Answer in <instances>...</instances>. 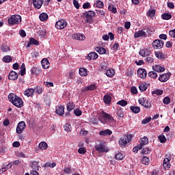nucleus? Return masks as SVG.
<instances>
[{
  "instance_id": "1",
  "label": "nucleus",
  "mask_w": 175,
  "mask_h": 175,
  "mask_svg": "<svg viewBox=\"0 0 175 175\" xmlns=\"http://www.w3.org/2000/svg\"><path fill=\"white\" fill-rule=\"evenodd\" d=\"M8 99L10 102L14 105V106L18 107V109L23 107L24 105V101H23V98L18 97V96H16L13 93H11L8 95Z\"/></svg>"
},
{
  "instance_id": "2",
  "label": "nucleus",
  "mask_w": 175,
  "mask_h": 175,
  "mask_svg": "<svg viewBox=\"0 0 175 175\" xmlns=\"http://www.w3.org/2000/svg\"><path fill=\"white\" fill-rule=\"evenodd\" d=\"M99 120L102 124H105V122H114V118L110 114L103 111L101 113L100 117L99 118Z\"/></svg>"
},
{
  "instance_id": "3",
  "label": "nucleus",
  "mask_w": 175,
  "mask_h": 175,
  "mask_svg": "<svg viewBox=\"0 0 175 175\" xmlns=\"http://www.w3.org/2000/svg\"><path fill=\"white\" fill-rule=\"evenodd\" d=\"M21 23V16L20 15H12L8 18V24L10 25H14V24H20Z\"/></svg>"
},
{
  "instance_id": "4",
  "label": "nucleus",
  "mask_w": 175,
  "mask_h": 175,
  "mask_svg": "<svg viewBox=\"0 0 175 175\" xmlns=\"http://www.w3.org/2000/svg\"><path fill=\"white\" fill-rule=\"evenodd\" d=\"M132 140V135H124L119 140V144L120 146H126L129 142Z\"/></svg>"
},
{
  "instance_id": "5",
  "label": "nucleus",
  "mask_w": 175,
  "mask_h": 175,
  "mask_svg": "<svg viewBox=\"0 0 175 175\" xmlns=\"http://www.w3.org/2000/svg\"><path fill=\"white\" fill-rule=\"evenodd\" d=\"M95 150H96V151H98V152H109V149L107 148V147H106V146L103 143H100V144L96 145Z\"/></svg>"
},
{
  "instance_id": "6",
  "label": "nucleus",
  "mask_w": 175,
  "mask_h": 175,
  "mask_svg": "<svg viewBox=\"0 0 175 175\" xmlns=\"http://www.w3.org/2000/svg\"><path fill=\"white\" fill-rule=\"evenodd\" d=\"M66 25H68V23L66 22L65 20H59L55 23V28L57 29H64L66 28Z\"/></svg>"
},
{
  "instance_id": "7",
  "label": "nucleus",
  "mask_w": 175,
  "mask_h": 175,
  "mask_svg": "<svg viewBox=\"0 0 175 175\" xmlns=\"http://www.w3.org/2000/svg\"><path fill=\"white\" fill-rule=\"evenodd\" d=\"M163 44H165V43L162 40H156L152 42L153 48L156 50L158 49H162V47H163Z\"/></svg>"
},
{
  "instance_id": "8",
  "label": "nucleus",
  "mask_w": 175,
  "mask_h": 175,
  "mask_svg": "<svg viewBox=\"0 0 175 175\" xmlns=\"http://www.w3.org/2000/svg\"><path fill=\"white\" fill-rule=\"evenodd\" d=\"M85 17L86 18L87 23H91L92 21V18L95 16V12L94 11H88L84 14Z\"/></svg>"
},
{
  "instance_id": "9",
  "label": "nucleus",
  "mask_w": 175,
  "mask_h": 175,
  "mask_svg": "<svg viewBox=\"0 0 175 175\" xmlns=\"http://www.w3.org/2000/svg\"><path fill=\"white\" fill-rule=\"evenodd\" d=\"M139 105H142L144 107H146V109H148L151 107V105L148 104V101L147 100V98L144 97H142L138 100Z\"/></svg>"
},
{
  "instance_id": "10",
  "label": "nucleus",
  "mask_w": 175,
  "mask_h": 175,
  "mask_svg": "<svg viewBox=\"0 0 175 175\" xmlns=\"http://www.w3.org/2000/svg\"><path fill=\"white\" fill-rule=\"evenodd\" d=\"M24 129H25V122H20L16 127V133H23Z\"/></svg>"
},
{
  "instance_id": "11",
  "label": "nucleus",
  "mask_w": 175,
  "mask_h": 175,
  "mask_svg": "<svg viewBox=\"0 0 175 175\" xmlns=\"http://www.w3.org/2000/svg\"><path fill=\"white\" fill-rule=\"evenodd\" d=\"M137 75L141 79H146L147 77V71L144 68H139L137 70Z\"/></svg>"
},
{
  "instance_id": "12",
  "label": "nucleus",
  "mask_w": 175,
  "mask_h": 175,
  "mask_svg": "<svg viewBox=\"0 0 175 175\" xmlns=\"http://www.w3.org/2000/svg\"><path fill=\"white\" fill-rule=\"evenodd\" d=\"M152 70L158 73H162V72H165V67L161 65L155 64L152 66Z\"/></svg>"
},
{
  "instance_id": "13",
  "label": "nucleus",
  "mask_w": 175,
  "mask_h": 175,
  "mask_svg": "<svg viewBox=\"0 0 175 175\" xmlns=\"http://www.w3.org/2000/svg\"><path fill=\"white\" fill-rule=\"evenodd\" d=\"M72 38L75 40H84L85 39V36L81 33H75L72 35Z\"/></svg>"
},
{
  "instance_id": "14",
  "label": "nucleus",
  "mask_w": 175,
  "mask_h": 175,
  "mask_svg": "<svg viewBox=\"0 0 175 175\" xmlns=\"http://www.w3.org/2000/svg\"><path fill=\"white\" fill-rule=\"evenodd\" d=\"M94 90H96V85L95 84H90L89 86L82 89L81 92H85L87 91H94Z\"/></svg>"
},
{
  "instance_id": "15",
  "label": "nucleus",
  "mask_w": 175,
  "mask_h": 175,
  "mask_svg": "<svg viewBox=\"0 0 175 175\" xmlns=\"http://www.w3.org/2000/svg\"><path fill=\"white\" fill-rule=\"evenodd\" d=\"M34 92H35V90L33 89L29 88V89L25 90L23 94H24L25 96L29 98V96H33Z\"/></svg>"
},
{
  "instance_id": "16",
  "label": "nucleus",
  "mask_w": 175,
  "mask_h": 175,
  "mask_svg": "<svg viewBox=\"0 0 175 175\" xmlns=\"http://www.w3.org/2000/svg\"><path fill=\"white\" fill-rule=\"evenodd\" d=\"M75 105L73 103H68L67 106H66V109H67V113H66V116H69V113L72 111V110H73V109H75Z\"/></svg>"
},
{
  "instance_id": "17",
  "label": "nucleus",
  "mask_w": 175,
  "mask_h": 175,
  "mask_svg": "<svg viewBox=\"0 0 175 175\" xmlns=\"http://www.w3.org/2000/svg\"><path fill=\"white\" fill-rule=\"evenodd\" d=\"M33 5L36 9H40L43 5V1L42 0H33Z\"/></svg>"
},
{
  "instance_id": "18",
  "label": "nucleus",
  "mask_w": 175,
  "mask_h": 175,
  "mask_svg": "<svg viewBox=\"0 0 175 175\" xmlns=\"http://www.w3.org/2000/svg\"><path fill=\"white\" fill-rule=\"evenodd\" d=\"M169 77H170V75H169V74H162L159 77V80L162 83H165V81H167L169 80Z\"/></svg>"
},
{
  "instance_id": "19",
  "label": "nucleus",
  "mask_w": 175,
  "mask_h": 175,
  "mask_svg": "<svg viewBox=\"0 0 175 175\" xmlns=\"http://www.w3.org/2000/svg\"><path fill=\"white\" fill-rule=\"evenodd\" d=\"M10 80H17L18 79V75L15 71H11L8 75Z\"/></svg>"
},
{
  "instance_id": "20",
  "label": "nucleus",
  "mask_w": 175,
  "mask_h": 175,
  "mask_svg": "<svg viewBox=\"0 0 175 175\" xmlns=\"http://www.w3.org/2000/svg\"><path fill=\"white\" fill-rule=\"evenodd\" d=\"M163 166L165 169H170V158L166 157L163 160Z\"/></svg>"
},
{
  "instance_id": "21",
  "label": "nucleus",
  "mask_w": 175,
  "mask_h": 175,
  "mask_svg": "<svg viewBox=\"0 0 175 175\" xmlns=\"http://www.w3.org/2000/svg\"><path fill=\"white\" fill-rule=\"evenodd\" d=\"M42 66L44 69H49L50 68V62H49V59L44 58L41 61Z\"/></svg>"
},
{
  "instance_id": "22",
  "label": "nucleus",
  "mask_w": 175,
  "mask_h": 175,
  "mask_svg": "<svg viewBox=\"0 0 175 175\" xmlns=\"http://www.w3.org/2000/svg\"><path fill=\"white\" fill-rule=\"evenodd\" d=\"M146 35V31H144V30L142 29L140 31L135 32L134 34V37L135 38H142V36L143 38H145Z\"/></svg>"
},
{
  "instance_id": "23",
  "label": "nucleus",
  "mask_w": 175,
  "mask_h": 175,
  "mask_svg": "<svg viewBox=\"0 0 175 175\" xmlns=\"http://www.w3.org/2000/svg\"><path fill=\"white\" fill-rule=\"evenodd\" d=\"M112 133L113 131H111L110 129H105L99 132V135L100 136H110V135H112Z\"/></svg>"
},
{
  "instance_id": "24",
  "label": "nucleus",
  "mask_w": 175,
  "mask_h": 175,
  "mask_svg": "<svg viewBox=\"0 0 175 175\" xmlns=\"http://www.w3.org/2000/svg\"><path fill=\"white\" fill-rule=\"evenodd\" d=\"M56 114L58 116H64V113H65V107L61 105L59 106L55 111Z\"/></svg>"
},
{
  "instance_id": "25",
  "label": "nucleus",
  "mask_w": 175,
  "mask_h": 175,
  "mask_svg": "<svg viewBox=\"0 0 175 175\" xmlns=\"http://www.w3.org/2000/svg\"><path fill=\"white\" fill-rule=\"evenodd\" d=\"M96 58H98V53L95 52L90 53L88 55V59H89V61L96 59Z\"/></svg>"
},
{
  "instance_id": "26",
  "label": "nucleus",
  "mask_w": 175,
  "mask_h": 175,
  "mask_svg": "<svg viewBox=\"0 0 175 175\" xmlns=\"http://www.w3.org/2000/svg\"><path fill=\"white\" fill-rule=\"evenodd\" d=\"M148 144V137H144L142 138H141V142L139 144L140 147H144V146H146V144Z\"/></svg>"
},
{
  "instance_id": "27",
  "label": "nucleus",
  "mask_w": 175,
  "mask_h": 175,
  "mask_svg": "<svg viewBox=\"0 0 175 175\" xmlns=\"http://www.w3.org/2000/svg\"><path fill=\"white\" fill-rule=\"evenodd\" d=\"M105 4L100 0L96 1L94 4V8H99V9L103 8Z\"/></svg>"
},
{
  "instance_id": "28",
  "label": "nucleus",
  "mask_w": 175,
  "mask_h": 175,
  "mask_svg": "<svg viewBox=\"0 0 175 175\" xmlns=\"http://www.w3.org/2000/svg\"><path fill=\"white\" fill-rule=\"evenodd\" d=\"M79 75H80V76H82V77H85V76H88V72L87 68H79Z\"/></svg>"
},
{
  "instance_id": "29",
  "label": "nucleus",
  "mask_w": 175,
  "mask_h": 175,
  "mask_svg": "<svg viewBox=\"0 0 175 175\" xmlns=\"http://www.w3.org/2000/svg\"><path fill=\"white\" fill-rule=\"evenodd\" d=\"M105 75L107 77H113V75H116V72L113 69H108L106 70Z\"/></svg>"
},
{
  "instance_id": "30",
  "label": "nucleus",
  "mask_w": 175,
  "mask_h": 175,
  "mask_svg": "<svg viewBox=\"0 0 175 175\" xmlns=\"http://www.w3.org/2000/svg\"><path fill=\"white\" fill-rule=\"evenodd\" d=\"M139 55H141L142 57H147V55H150V51L147 49L140 50Z\"/></svg>"
},
{
  "instance_id": "31",
  "label": "nucleus",
  "mask_w": 175,
  "mask_h": 175,
  "mask_svg": "<svg viewBox=\"0 0 175 175\" xmlns=\"http://www.w3.org/2000/svg\"><path fill=\"white\" fill-rule=\"evenodd\" d=\"M95 51L97 53H98V54H105L106 53V49L101 46L96 47Z\"/></svg>"
},
{
  "instance_id": "32",
  "label": "nucleus",
  "mask_w": 175,
  "mask_h": 175,
  "mask_svg": "<svg viewBox=\"0 0 175 175\" xmlns=\"http://www.w3.org/2000/svg\"><path fill=\"white\" fill-rule=\"evenodd\" d=\"M47 147V143L44 142H40L38 146L39 149L42 150V151H43L44 150H46Z\"/></svg>"
},
{
  "instance_id": "33",
  "label": "nucleus",
  "mask_w": 175,
  "mask_h": 175,
  "mask_svg": "<svg viewBox=\"0 0 175 175\" xmlns=\"http://www.w3.org/2000/svg\"><path fill=\"white\" fill-rule=\"evenodd\" d=\"M154 55L157 58H159V59H163V58H165V54L161 51L155 52Z\"/></svg>"
},
{
  "instance_id": "34",
  "label": "nucleus",
  "mask_w": 175,
  "mask_h": 175,
  "mask_svg": "<svg viewBox=\"0 0 175 175\" xmlns=\"http://www.w3.org/2000/svg\"><path fill=\"white\" fill-rule=\"evenodd\" d=\"M49 18V15L44 12H42L40 14V21H46Z\"/></svg>"
},
{
  "instance_id": "35",
  "label": "nucleus",
  "mask_w": 175,
  "mask_h": 175,
  "mask_svg": "<svg viewBox=\"0 0 175 175\" xmlns=\"http://www.w3.org/2000/svg\"><path fill=\"white\" fill-rule=\"evenodd\" d=\"M31 44H36V46H39V42L38 40H35V38H30L29 42L27 44V47H29V46H31Z\"/></svg>"
},
{
  "instance_id": "36",
  "label": "nucleus",
  "mask_w": 175,
  "mask_h": 175,
  "mask_svg": "<svg viewBox=\"0 0 175 175\" xmlns=\"http://www.w3.org/2000/svg\"><path fill=\"white\" fill-rule=\"evenodd\" d=\"M31 167L33 168V170H39V162L33 161L31 163Z\"/></svg>"
},
{
  "instance_id": "37",
  "label": "nucleus",
  "mask_w": 175,
  "mask_h": 175,
  "mask_svg": "<svg viewBox=\"0 0 175 175\" xmlns=\"http://www.w3.org/2000/svg\"><path fill=\"white\" fill-rule=\"evenodd\" d=\"M1 49L3 53H8V51H10V48H9V46L5 44L1 45Z\"/></svg>"
},
{
  "instance_id": "38",
  "label": "nucleus",
  "mask_w": 175,
  "mask_h": 175,
  "mask_svg": "<svg viewBox=\"0 0 175 175\" xmlns=\"http://www.w3.org/2000/svg\"><path fill=\"white\" fill-rule=\"evenodd\" d=\"M130 109L131 111H133V113H135V114H137V113H140V107H139L132 106Z\"/></svg>"
},
{
  "instance_id": "39",
  "label": "nucleus",
  "mask_w": 175,
  "mask_h": 175,
  "mask_svg": "<svg viewBox=\"0 0 175 175\" xmlns=\"http://www.w3.org/2000/svg\"><path fill=\"white\" fill-rule=\"evenodd\" d=\"M3 61L5 62V64H9L12 62V57H10V55H5L3 57Z\"/></svg>"
},
{
  "instance_id": "40",
  "label": "nucleus",
  "mask_w": 175,
  "mask_h": 175,
  "mask_svg": "<svg viewBox=\"0 0 175 175\" xmlns=\"http://www.w3.org/2000/svg\"><path fill=\"white\" fill-rule=\"evenodd\" d=\"M148 75L151 79H157L158 77V74H157L154 70L149 72Z\"/></svg>"
},
{
  "instance_id": "41",
  "label": "nucleus",
  "mask_w": 175,
  "mask_h": 175,
  "mask_svg": "<svg viewBox=\"0 0 175 175\" xmlns=\"http://www.w3.org/2000/svg\"><path fill=\"white\" fill-rule=\"evenodd\" d=\"M161 18L163 20H170V18H172V14L165 13L161 15Z\"/></svg>"
},
{
  "instance_id": "42",
  "label": "nucleus",
  "mask_w": 175,
  "mask_h": 175,
  "mask_svg": "<svg viewBox=\"0 0 175 175\" xmlns=\"http://www.w3.org/2000/svg\"><path fill=\"white\" fill-rule=\"evenodd\" d=\"M103 100L105 103L109 104L111 102V97H110L109 95H105L103 98Z\"/></svg>"
},
{
  "instance_id": "43",
  "label": "nucleus",
  "mask_w": 175,
  "mask_h": 175,
  "mask_svg": "<svg viewBox=\"0 0 175 175\" xmlns=\"http://www.w3.org/2000/svg\"><path fill=\"white\" fill-rule=\"evenodd\" d=\"M12 167V165L8 164L5 167H1L0 169V174H2L4 172H6V170H9Z\"/></svg>"
},
{
  "instance_id": "44",
  "label": "nucleus",
  "mask_w": 175,
  "mask_h": 175,
  "mask_svg": "<svg viewBox=\"0 0 175 175\" xmlns=\"http://www.w3.org/2000/svg\"><path fill=\"white\" fill-rule=\"evenodd\" d=\"M142 163L144 165H148V163H150V159L147 157H144L142 159Z\"/></svg>"
},
{
  "instance_id": "45",
  "label": "nucleus",
  "mask_w": 175,
  "mask_h": 175,
  "mask_svg": "<svg viewBox=\"0 0 175 175\" xmlns=\"http://www.w3.org/2000/svg\"><path fill=\"white\" fill-rule=\"evenodd\" d=\"M158 139L160 142V143H166V137L163 135V134L160 135L158 137Z\"/></svg>"
},
{
  "instance_id": "46",
  "label": "nucleus",
  "mask_w": 175,
  "mask_h": 175,
  "mask_svg": "<svg viewBox=\"0 0 175 175\" xmlns=\"http://www.w3.org/2000/svg\"><path fill=\"white\" fill-rule=\"evenodd\" d=\"M139 91H141L142 92H144V91L147 90V85H146V84L144 83H141L139 85Z\"/></svg>"
},
{
  "instance_id": "47",
  "label": "nucleus",
  "mask_w": 175,
  "mask_h": 175,
  "mask_svg": "<svg viewBox=\"0 0 175 175\" xmlns=\"http://www.w3.org/2000/svg\"><path fill=\"white\" fill-rule=\"evenodd\" d=\"M115 158L117 161H122L124 159V155L122 153H117Z\"/></svg>"
},
{
  "instance_id": "48",
  "label": "nucleus",
  "mask_w": 175,
  "mask_h": 175,
  "mask_svg": "<svg viewBox=\"0 0 175 175\" xmlns=\"http://www.w3.org/2000/svg\"><path fill=\"white\" fill-rule=\"evenodd\" d=\"M108 10H110V12H113V14L117 13V8L114 7V5H109Z\"/></svg>"
},
{
  "instance_id": "49",
  "label": "nucleus",
  "mask_w": 175,
  "mask_h": 175,
  "mask_svg": "<svg viewBox=\"0 0 175 175\" xmlns=\"http://www.w3.org/2000/svg\"><path fill=\"white\" fill-rule=\"evenodd\" d=\"M118 105H120V106L125 107L126 105H128V102L124 100H120L118 102Z\"/></svg>"
},
{
  "instance_id": "50",
  "label": "nucleus",
  "mask_w": 175,
  "mask_h": 175,
  "mask_svg": "<svg viewBox=\"0 0 175 175\" xmlns=\"http://www.w3.org/2000/svg\"><path fill=\"white\" fill-rule=\"evenodd\" d=\"M150 121H151V118H150V117L146 118L145 119H144L142 121V124H143L144 125H146V124H148V122H150Z\"/></svg>"
},
{
  "instance_id": "51",
  "label": "nucleus",
  "mask_w": 175,
  "mask_h": 175,
  "mask_svg": "<svg viewBox=\"0 0 175 175\" xmlns=\"http://www.w3.org/2000/svg\"><path fill=\"white\" fill-rule=\"evenodd\" d=\"M72 129V126H70V124H66L64 125V130L66 131V132H70V129Z\"/></svg>"
},
{
  "instance_id": "52",
  "label": "nucleus",
  "mask_w": 175,
  "mask_h": 175,
  "mask_svg": "<svg viewBox=\"0 0 175 175\" xmlns=\"http://www.w3.org/2000/svg\"><path fill=\"white\" fill-rule=\"evenodd\" d=\"M81 110L77 109L74 110V114H75L77 117H80L81 116Z\"/></svg>"
},
{
  "instance_id": "53",
  "label": "nucleus",
  "mask_w": 175,
  "mask_h": 175,
  "mask_svg": "<svg viewBox=\"0 0 175 175\" xmlns=\"http://www.w3.org/2000/svg\"><path fill=\"white\" fill-rule=\"evenodd\" d=\"M146 62H148V64H152L154 62V59L151 57H147L145 59Z\"/></svg>"
},
{
  "instance_id": "54",
  "label": "nucleus",
  "mask_w": 175,
  "mask_h": 175,
  "mask_svg": "<svg viewBox=\"0 0 175 175\" xmlns=\"http://www.w3.org/2000/svg\"><path fill=\"white\" fill-rule=\"evenodd\" d=\"M150 151L148 148H144L142 152L147 155V154H150Z\"/></svg>"
},
{
  "instance_id": "55",
  "label": "nucleus",
  "mask_w": 175,
  "mask_h": 175,
  "mask_svg": "<svg viewBox=\"0 0 175 175\" xmlns=\"http://www.w3.org/2000/svg\"><path fill=\"white\" fill-rule=\"evenodd\" d=\"M164 105H169L170 103V98L165 97L163 100Z\"/></svg>"
},
{
  "instance_id": "56",
  "label": "nucleus",
  "mask_w": 175,
  "mask_h": 175,
  "mask_svg": "<svg viewBox=\"0 0 175 175\" xmlns=\"http://www.w3.org/2000/svg\"><path fill=\"white\" fill-rule=\"evenodd\" d=\"M148 14L150 17L152 18L154 16H155V10H149Z\"/></svg>"
},
{
  "instance_id": "57",
  "label": "nucleus",
  "mask_w": 175,
  "mask_h": 175,
  "mask_svg": "<svg viewBox=\"0 0 175 175\" xmlns=\"http://www.w3.org/2000/svg\"><path fill=\"white\" fill-rule=\"evenodd\" d=\"M142 148H143L140 146V145H138L133 148V152H137V151H139V150H142Z\"/></svg>"
},
{
  "instance_id": "58",
  "label": "nucleus",
  "mask_w": 175,
  "mask_h": 175,
  "mask_svg": "<svg viewBox=\"0 0 175 175\" xmlns=\"http://www.w3.org/2000/svg\"><path fill=\"white\" fill-rule=\"evenodd\" d=\"M78 152H79V154H84L85 152H87V150H85V148H80L78 150Z\"/></svg>"
},
{
  "instance_id": "59",
  "label": "nucleus",
  "mask_w": 175,
  "mask_h": 175,
  "mask_svg": "<svg viewBox=\"0 0 175 175\" xmlns=\"http://www.w3.org/2000/svg\"><path fill=\"white\" fill-rule=\"evenodd\" d=\"M73 5L76 9H79L80 4H79V2L77 0H73Z\"/></svg>"
},
{
  "instance_id": "60",
  "label": "nucleus",
  "mask_w": 175,
  "mask_h": 175,
  "mask_svg": "<svg viewBox=\"0 0 175 175\" xmlns=\"http://www.w3.org/2000/svg\"><path fill=\"white\" fill-rule=\"evenodd\" d=\"M90 122H92V124H98V119H96L95 117H93L90 118Z\"/></svg>"
},
{
  "instance_id": "61",
  "label": "nucleus",
  "mask_w": 175,
  "mask_h": 175,
  "mask_svg": "<svg viewBox=\"0 0 175 175\" xmlns=\"http://www.w3.org/2000/svg\"><path fill=\"white\" fill-rule=\"evenodd\" d=\"M19 34L21 35V36L22 38H25V36H27V33H25V31H24V30H20Z\"/></svg>"
},
{
  "instance_id": "62",
  "label": "nucleus",
  "mask_w": 175,
  "mask_h": 175,
  "mask_svg": "<svg viewBox=\"0 0 175 175\" xmlns=\"http://www.w3.org/2000/svg\"><path fill=\"white\" fill-rule=\"evenodd\" d=\"M169 35L170 36H171V38H175V29L170 30L169 32Z\"/></svg>"
},
{
  "instance_id": "63",
  "label": "nucleus",
  "mask_w": 175,
  "mask_h": 175,
  "mask_svg": "<svg viewBox=\"0 0 175 175\" xmlns=\"http://www.w3.org/2000/svg\"><path fill=\"white\" fill-rule=\"evenodd\" d=\"M154 94H156V95H162L163 94V91L161 90H155L153 92Z\"/></svg>"
},
{
  "instance_id": "64",
  "label": "nucleus",
  "mask_w": 175,
  "mask_h": 175,
  "mask_svg": "<svg viewBox=\"0 0 175 175\" xmlns=\"http://www.w3.org/2000/svg\"><path fill=\"white\" fill-rule=\"evenodd\" d=\"M131 91L132 94H137V89L136 88V87L133 86L131 88Z\"/></svg>"
}]
</instances>
